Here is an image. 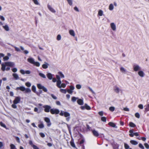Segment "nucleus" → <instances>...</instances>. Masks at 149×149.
Listing matches in <instances>:
<instances>
[{"mask_svg": "<svg viewBox=\"0 0 149 149\" xmlns=\"http://www.w3.org/2000/svg\"><path fill=\"white\" fill-rule=\"evenodd\" d=\"M15 65L13 62H5L4 63H3L1 64V70L4 71L5 70L8 71L10 69V68L8 67L6 68V66L13 67Z\"/></svg>", "mask_w": 149, "mask_h": 149, "instance_id": "1", "label": "nucleus"}, {"mask_svg": "<svg viewBox=\"0 0 149 149\" xmlns=\"http://www.w3.org/2000/svg\"><path fill=\"white\" fill-rule=\"evenodd\" d=\"M16 90H20L22 91H25V92L26 93H30L31 91L30 89L28 88H25L24 86H20V87H17L16 88Z\"/></svg>", "mask_w": 149, "mask_h": 149, "instance_id": "2", "label": "nucleus"}, {"mask_svg": "<svg viewBox=\"0 0 149 149\" xmlns=\"http://www.w3.org/2000/svg\"><path fill=\"white\" fill-rule=\"evenodd\" d=\"M50 112L52 114H57L59 113L60 111L58 109H50Z\"/></svg>", "mask_w": 149, "mask_h": 149, "instance_id": "3", "label": "nucleus"}, {"mask_svg": "<svg viewBox=\"0 0 149 149\" xmlns=\"http://www.w3.org/2000/svg\"><path fill=\"white\" fill-rule=\"evenodd\" d=\"M43 107L44 108L45 111L46 112H49L51 108V107L48 105H44Z\"/></svg>", "mask_w": 149, "mask_h": 149, "instance_id": "4", "label": "nucleus"}, {"mask_svg": "<svg viewBox=\"0 0 149 149\" xmlns=\"http://www.w3.org/2000/svg\"><path fill=\"white\" fill-rule=\"evenodd\" d=\"M20 100V98L19 97H16L13 101L14 104H17L19 103Z\"/></svg>", "mask_w": 149, "mask_h": 149, "instance_id": "5", "label": "nucleus"}, {"mask_svg": "<svg viewBox=\"0 0 149 149\" xmlns=\"http://www.w3.org/2000/svg\"><path fill=\"white\" fill-rule=\"evenodd\" d=\"M47 6L49 10L52 12L53 13H55L56 12V11L50 5L48 4Z\"/></svg>", "mask_w": 149, "mask_h": 149, "instance_id": "6", "label": "nucleus"}, {"mask_svg": "<svg viewBox=\"0 0 149 149\" xmlns=\"http://www.w3.org/2000/svg\"><path fill=\"white\" fill-rule=\"evenodd\" d=\"M141 69V67L138 65H134L133 66V69L134 71H139Z\"/></svg>", "mask_w": 149, "mask_h": 149, "instance_id": "7", "label": "nucleus"}, {"mask_svg": "<svg viewBox=\"0 0 149 149\" xmlns=\"http://www.w3.org/2000/svg\"><path fill=\"white\" fill-rule=\"evenodd\" d=\"M110 26L111 29L113 31H115L116 29V24L114 23H111L110 24Z\"/></svg>", "mask_w": 149, "mask_h": 149, "instance_id": "8", "label": "nucleus"}, {"mask_svg": "<svg viewBox=\"0 0 149 149\" xmlns=\"http://www.w3.org/2000/svg\"><path fill=\"white\" fill-rule=\"evenodd\" d=\"M45 120L47 123V126H49L51 125V123L49 118L47 117L45 118Z\"/></svg>", "mask_w": 149, "mask_h": 149, "instance_id": "9", "label": "nucleus"}, {"mask_svg": "<svg viewBox=\"0 0 149 149\" xmlns=\"http://www.w3.org/2000/svg\"><path fill=\"white\" fill-rule=\"evenodd\" d=\"M113 90L116 93L118 94L119 93L120 91V89L119 88L116 86H114Z\"/></svg>", "mask_w": 149, "mask_h": 149, "instance_id": "10", "label": "nucleus"}, {"mask_svg": "<svg viewBox=\"0 0 149 149\" xmlns=\"http://www.w3.org/2000/svg\"><path fill=\"white\" fill-rule=\"evenodd\" d=\"M2 27L6 31H8L9 30V27L8 25L7 24L3 25L2 26Z\"/></svg>", "mask_w": 149, "mask_h": 149, "instance_id": "11", "label": "nucleus"}, {"mask_svg": "<svg viewBox=\"0 0 149 149\" xmlns=\"http://www.w3.org/2000/svg\"><path fill=\"white\" fill-rule=\"evenodd\" d=\"M138 74L141 77H144L145 74L143 71L139 70L138 72Z\"/></svg>", "mask_w": 149, "mask_h": 149, "instance_id": "12", "label": "nucleus"}, {"mask_svg": "<svg viewBox=\"0 0 149 149\" xmlns=\"http://www.w3.org/2000/svg\"><path fill=\"white\" fill-rule=\"evenodd\" d=\"M49 65V64L46 62L44 63V64H43L42 65V68L45 69L47 68H48V66Z\"/></svg>", "mask_w": 149, "mask_h": 149, "instance_id": "13", "label": "nucleus"}, {"mask_svg": "<svg viewBox=\"0 0 149 149\" xmlns=\"http://www.w3.org/2000/svg\"><path fill=\"white\" fill-rule=\"evenodd\" d=\"M92 131L93 132V135L95 136H99V134L97 131L95 130H92Z\"/></svg>", "mask_w": 149, "mask_h": 149, "instance_id": "14", "label": "nucleus"}, {"mask_svg": "<svg viewBox=\"0 0 149 149\" xmlns=\"http://www.w3.org/2000/svg\"><path fill=\"white\" fill-rule=\"evenodd\" d=\"M27 61L28 62H29L30 63L32 64H33V63L35 61L34 59L32 58H28Z\"/></svg>", "mask_w": 149, "mask_h": 149, "instance_id": "15", "label": "nucleus"}, {"mask_svg": "<svg viewBox=\"0 0 149 149\" xmlns=\"http://www.w3.org/2000/svg\"><path fill=\"white\" fill-rule=\"evenodd\" d=\"M69 34L72 36L74 37L75 36L74 31L72 30H70L69 31Z\"/></svg>", "mask_w": 149, "mask_h": 149, "instance_id": "16", "label": "nucleus"}, {"mask_svg": "<svg viewBox=\"0 0 149 149\" xmlns=\"http://www.w3.org/2000/svg\"><path fill=\"white\" fill-rule=\"evenodd\" d=\"M77 102L80 105H82L83 104V101L82 100L79 99L77 101Z\"/></svg>", "mask_w": 149, "mask_h": 149, "instance_id": "17", "label": "nucleus"}, {"mask_svg": "<svg viewBox=\"0 0 149 149\" xmlns=\"http://www.w3.org/2000/svg\"><path fill=\"white\" fill-rule=\"evenodd\" d=\"M61 80H57L56 83L57 86L59 88H61Z\"/></svg>", "mask_w": 149, "mask_h": 149, "instance_id": "18", "label": "nucleus"}, {"mask_svg": "<svg viewBox=\"0 0 149 149\" xmlns=\"http://www.w3.org/2000/svg\"><path fill=\"white\" fill-rule=\"evenodd\" d=\"M47 76L48 78L49 79H52V75L50 73H48L47 74Z\"/></svg>", "mask_w": 149, "mask_h": 149, "instance_id": "19", "label": "nucleus"}, {"mask_svg": "<svg viewBox=\"0 0 149 149\" xmlns=\"http://www.w3.org/2000/svg\"><path fill=\"white\" fill-rule=\"evenodd\" d=\"M129 135L131 137H132L134 135L136 136H138L139 135V134L137 132H134L133 134H130Z\"/></svg>", "mask_w": 149, "mask_h": 149, "instance_id": "20", "label": "nucleus"}, {"mask_svg": "<svg viewBox=\"0 0 149 149\" xmlns=\"http://www.w3.org/2000/svg\"><path fill=\"white\" fill-rule=\"evenodd\" d=\"M130 143L132 144L133 145H136L138 143V142L137 141L133 140H131L130 141Z\"/></svg>", "mask_w": 149, "mask_h": 149, "instance_id": "21", "label": "nucleus"}, {"mask_svg": "<svg viewBox=\"0 0 149 149\" xmlns=\"http://www.w3.org/2000/svg\"><path fill=\"white\" fill-rule=\"evenodd\" d=\"M70 144L74 148H75V146L73 140L72 139L70 142Z\"/></svg>", "mask_w": 149, "mask_h": 149, "instance_id": "22", "label": "nucleus"}, {"mask_svg": "<svg viewBox=\"0 0 149 149\" xmlns=\"http://www.w3.org/2000/svg\"><path fill=\"white\" fill-rule=\"evenodd\" d=\"M64 116L65 117H67L70 116V114L67 112H64Z\"/></svg>", "mask_w": 149, "mask_h": 149, "instance_id": "23", "label": "nucleus"}, {"mask_svg": "<svg viewBox=\"0 0 149 149\" xmlns=\"http://www.w3.org/2000/svg\"><path fill=\"white\" fill-rule=\"evenodd\" d=\"M37 86L39 89H42L44 86L40 84H37Z\"/></svg>", "mask_w": 149, "mask_h": 149, "instance_id": "24", "label": "nucleus"}, {"mask_svg": "<svg viewBox=\"0 0 149 149\" xmlns=\"http://www.w3.org/2000/svg\"><path fill=\"white\" fill-rule=\"evenodd\" d=\"M13 75L15 79L17 80L19 79L18 76L17 74L13 73Z\"/></svg>", "mask_w": 149, "mask_h": 149, "instance_id": "25", "label": "nucleus"}, {"mask_svg": "<svg viewBox=\"0 0 149 149\" xmlns=\"http://www.w3.org/2000/svg\"><path fill=\"white\" fill-rule=\"evenodd\" d=\"M120 71L123 73H125L126 70L123 67H121L120 68Z\"/></svg>", "mask_w": 149, "mask_h": 149, "instance_id": "26", "label": "nucleus"}, {"mask_svg": "<svg viewBox=\"0 0 149 149\" xmlns=\"http://www.w3.org/2000/svg\"><path fill=\"white\" fill-rule=\"evenodd\" d=\"M103 11L102 10H100L98 11V15L100 16H102L103 15Z\"/></svg>", "mask_w": 149, "mask_h": 149, "instance_id": "27", "label": "nucleus"}, {"mask_svg": "<svg viewBox=\"0 0 149 149\" xmlns=\"http://www.w3.org/2000/svg\"><path fill=\"white\" fill-rule=\"evenodd\" d=\"M108 124L109 125L113 127H114L116 126L112 122L109 123Z\"/></svg>", "mask_w": 149, "mask_h": 149, "instance_id": "28", "label": "nucleus"}, {"mask_svg": "<svg viewBox=\"0 0 149 149\" xmlns=\"http://www.w3.org/2000/svg\"><path fill=\"white\" fill-rule=\"evenodd\" d=\"M129 125L130 127H134L136 126L132 122L130 123Z\"/></svg>", "mask_w": 149, "mask_h": 149, "instance_id": "29", "label": "nucleus"}, {"mask_svg": "<svg viewBox=\"0 0 149 149\" xmlns=\"http://www.w3.org/2000/svg\"><path fill=\"white\" fill-rule=\"evenodd\" d=\"M33 64L37 67H39L40 65V63L38 62L34 61Z\"/></svg>", "mask_w": 149, "mask_h": 149, "instance_id": "30", "label": "nucleus"}, {"mask_svg": "<svg viewBox=\"0 0 149 149\" xmlns=\"http://www.w3.org/2000/svg\"><path fill=\"white\" fill-rule=\"evenodd\" d=\"M109 9L110 10H112L113 9V6L112 4H110L109 7Z\"/></svg>", "mask_w": 149, "mask_h": 149, "instance_id": "31", "label": "nucleus"}, {"mask_svg": "<svg viewBox=\"0 0 149 149\" xmlns=\"http://www.w3.org/2000/svg\"><path fill=\"white\" fill-rule=\"evenodd\" d=\"M39 74L40 76H41V77H42L43 78H46V77L45 75L43 73H39Z\"/></svg>", "mask_w": 149, "mask_h": 149, "instance_id": "32", "label": "nucleus"}, {"mask_svg": "<svg viewBox=\"0 0 149 149\" xmlns=\"http://www.w3.org/2000/svg\"><path fill=\"white\" fill-rule=\"evenodd\" d=\"M85 108L87 110H90L91 109L90 107L88 105L86 104H85Z\"/></svg>", "mask_w": 149, "mask_h": 149, "instance_id": "33", "label": "nucleus"}, {"mask_svg": "<svg viewBox=\"0 0 149 149\" xmlns=\"http://www.w3.org/2000/svg\"><path fill=\"white\" fill-rule=\"evenodd\" d=\"M68 3L70 6H72V0H67Z\"/></svg>", "mask_w": 149, "mask_h": 149, "instance_id": "34", "label": "nucleus"}, {"mask_svg": "<svg viewBox=\"0 0 149 149\" xmlns=\"http://www.w3.org/2000/svg\"><path fill=\"white\" fill-rule=\"evenodd\" d=\"M32 90L34 93L36 92V87L34 86H33L32 87Z\"/></svg>", "mask_w": 149, "mask_h": 149, "instance_id": "35", "label": "nucleus"}, {"mask_svg": "<svg viewBox=\"0 0 149 149\" xmlns=\"http://www.w3.org/2000/svg\"><path fill=\"white\" fill-rule=\"evenodd\" d=\"M78 99V98L77 97H73L72 98V101L73 102H74L77 99Z\"/></svg>", "mask_w": 149, "mask_h": 149, "instance_id": "36", "label": "nucleus"}, {"mask_svg": "<svg viewBox=\"0 0 149 149\" xmlns=\"http://www.w3.org/2000/svg\"><path fill=\"white\" fill-rule=\"evenodd\" d=\"M124 147L125 149H128L130 148L129 145L126 143H124Z\"/></svg>", "mask_w": 149, "mask_h": 149, "instance_id": "37", "label": "nucleus"}, {"mask_svg": "<svg viewBox=\"0 0 149 149\" xmlns=\"http://www.w3.org/2000/svg\"><path fill=\"white\" fill-rule=\"evenodd\" d=\"M60 91L63 93H66V91L65 89H60Z\"/></svg>", "mask_w": 149, "mask_h": 149, "instance_id": "38", "label": "nucleus"}, {"mask_svg": "<svg viewBox=\"0 0 149 149\" xmlns=\"http://www.w3.org/2000/svg\"><path fill=\"white\" fill-rule=\"evenodd\" d=\"M109 110L111 111H113L115 110V108L113 107H109Z\"/></svg>", "mask_w": 149, "mask_h": 149, "instance_id": "39", "label": "nucleus"}, {"mask_svg": "<svg viewBox=\"0 0 149 149\" xmlns=\"http://www.w3.org/2000/svg\"><path fill=\"white\" fill-rule=\"evenodd\" d=\"M0 125L1 126L3 127L4 128H6V125L1 122H0Z\"/></svg>", "mask_w": 149, "mask_h": 149, "instance_id": "40", "label": "nucleus"}, {"mask_svg": "<svg viewBox=\"0 0 149 149\" xmlns=\"http://www.w3.org/2000/svg\"><path fill=\"white\" fill-rule=\"evenodd\" d=\"M26 85L28 87H30L31 86V84L29 82H27L25 83Z\"/></svg>", "mask_w": 149, "mask_h": 149, "instance_id": "41", "label": "nucleus"}, {"mask_svg": "<svg viewBox=\"0 0 149 149\" xmlns=\"http://www.w3.org/2000/svg\"><path fill=\"white\" fill-rule=\"evenodd\" d=\"M38 126L40 128H42L44 127V125L42 123L39 124L38 125Z\"/></svg>", "mask_w": 149, "mask_h": 149, "instance_id": "42", "label": "nucleus"}, {"mask_svg": "<svg viewBox=\"0 0 149 149\" xmlns=\"http://www.w3.org/2000/svg\"><path fill=\"white\" fill-rule=\"evenodd\" d=\"M145 110L146 111H149V104H148L145 108Z\"/></svg>", "mask_w": 149, "mask_h": 149, "instance_id": "43", "label": "nucleus"}, {"mask_svg": "<svg viewBox=\"0 0 149 149\" xmlns=\"http://www.w3.org/2000/svg\"><path fill=\"white\" fill-rule=\"evenodd\" d=\"M11 149H14L15 148V146L13 144H11L10 145Z\"/></svg>", "mask_w": 149, "mask_h": 149, "instance_id": "44", "label": "nucleus"}, {"mask_svg": "<svg viewBox=\"0 0 149 149\" xmlns=\"http://www.w3.org/2000/svg\"><path fill=\"white\" fill-rule=\"evenodd\" d=\"M135 116L136 117L138 118H140V115L139 113H136L135 114Z\"/></svg>", "mask_w": 149, "mask_h": 149, "instance_id": "45", "label": "nucleus"}, {"mask_svg": "<svg viewBox=\"0 0 149 149\" xmlns=\"http://www.w3.org/2000/svg\"><path fill=\"white\" fill-rule=\"evenodd\" d=\"M76 87L77 89H79L81 88V86L80 84H77L76 85Z\"/></svg>", "mask_w": 149, "mask_h": 149, "instance_id": "46", "label": "nucleus"}, {"mask_svg": "<svg viewBox=\"0 0 149 149\" xmlns=\"http://www.w3.org/2000/svg\"><path fill=\"white\" fill-rule=\"evenodd\" d=\"M139 147L142 149H144V148L143 145L141 143H139Z\"/></svg>", "mask_w": 149, "mask_h": 149, "instance_id": "47", "label": "nucleus"}, {"mask_svg": "<svg viewBox=\"0 0 149 149\" xmlns=\"http://www.w3.org/2000/svg\"><path fill=\"white\" fill-rule=\"evenodd\" d=\"M16 104H13L11 106L14 109H16L17 108V106L16 105Z\"/></svg>", "mask_w": 149, "mask_h": 149, "instance_id": "48", "label": "nucleus"}, {"mask_svg": "<svg viewBox=\"0 0 149 149\" xmlns=\"http://www.w3.org/2000/svg\"><path fill=\"white\" fill-rule=\"evenodd\" d=\"M101 120L103 122H106V118L104 117H102L101 118Z\"/></svg>", "mask_w": 149, "mask_h": 149, "instance_id": "49", "label": "nucleus"}, {"mask_svg": "<svg viewBox=\"0 0 149 149\" xmlns=\"http://www.w3.org/2000/svg\"><path fill=\"white\" fill-rule=\"evenodd\" d=\"M58 74L60 75L61 77L64 78V75L61 72H59L58 73Z\"/></svg>", "mask_w": 149, "mask_h": 149, "instance_id": "50", "label": "nucleus"}, {"mask_svg": "<svg viewBox=\"0 0 149 149\" xmlns=\"http://www.w3.org/2000/svg\"><path fill=\"white\" fill-rule=\"evenodd\" d=\"M144 145L145 147L147 149L149 148V145L147 143H145L144 144Z\"/></svg>", "mask_w": 149, "mask_h": 149, "instance_id": "51", "label": "nucleus"}, {"mask_svg": "<svg viewBox=\"0 0 149 149\" xmlns=\"http://www.w3.org/2000/svg\"><path fill=\"white\" fill-rule=\"evenodd\" d=\"M34 3L36 5H38L39 3L37 0H32Z\"/></svg>", "mask_w": 149, "mask_h": 149, "instance_id": "52", "label": "nucleus"}, {"mask_svg": "<svg viewBox=\"0 0 149 149\" xmlns=\"http://www.w3.org/2000/svg\"><path fill=\"white\" fill-rule=\"evenodd\" d=\"M61 36L60 35H58L57 37V39L58 40H59L61 39Z\"/></svg>", "mask_w": 149, "mask_h": 149, "instance_id": "53", "label": "nucleus"}, {"mask_svg": "<svg viewBox=\"0 0 149 149\" xmlns=\"http://www.w3.org/2000/svg\"><path fill=\"white\" fill-rule=\"evenodd\" d=\"M61 86V87L63 88H65L66 86V85L64 83H62L61 84V85H60Z\"/></svg>", "mask_w": 149, "mask_h": 149, "instance_id": "54", "label": "nucleus"}, {"mask_svg": "<svg viewBox=\"0 0 149 149\" xmlns=\"http://www.w3.org/2000/svg\"><path fill=\"white\" fill-rule=\"evenodd\" d=\"M0 19L3 21H4L5 20L4 17L1 15H0Z\"/></svg>", "mask_w": 149, "mask_h": 149, "instance_id": "55", "label": "nucleus"}, {"mask_svg": "<svg viewBox=\"0 0 149 149\" xmlns=\"http://www.w3.org/2000/svg\"><path fill=\"white\" fill-rule=\"evenodd\" d=\"M9 58L8 56H6L3 57V59L4 61H6L8 60Z\"/></svg>", "mask_w": 149, "mask_h": 149, "instance_id": "56", "label": "nucleus"}, {"mask_svg": "<svg viewBox=\"0 0 149 149\" xmlns=\"http://www.w3.org/2000/svg\"><path fill=\"white\" fill-rule=\"evenodd\" d=\"M40 135L41 136L42 138H43V137H45V134L42 133H40Z\"/></svg>", "mask_w": 149, "mask_h": 149, "instance_id": "57", "label": "nucleus"}, {"mask_svg": "<svg viewBox=\"0 0 149 149\" xmlns=\"http://www.w3.org/2000/svg\"><path fill=\"white\" fill-rule=\"evenodd\" d=\"M123 110L125 111H129L130 110L127 107L124 108H123Z\"/></svg>", "mask_w": 149, "mask_h": 149, "instance_id": "58", "label": "nucleus"}, {"mask_svg": "<svg viewBox=\"0 0 149 149\" xmlns=\"http://www.w3.org/2000/svg\"><path fill=\"white\" fill-rule=\"evenodd\" d=\"M12 71L13 72H15L17 71V69L16 68H14L12 69Z\"/></svg>", "mask_w": 149, "mask_h": 149, "instance_id": "59", "label": "nucleus"}, {"mask_svg": "<svg viewBox=\"0 0 149 149\" xmlns=\"http://www.w3.org/2000/svg\"><path fill=\"white\" fill-rule=\"evenodd\" d=\"M42 90L45 92H47V89L44 86L43 87V88H42Z\"/></svg>", "mask_w": 149, "mask_h": 149, "instance_id": "60", "label": "nucleus"}, {"mask_svg": "<svg viewBox=\"0 0 149 149\" xmlns=\"http://www.w3.org/2000/svg\"><path fill=\"white\" fill-rule=\"evenodd\" d=\"M29 143L31 145L32 147L33 146V145H34L33 144V142L31 140H30L29 141Z\"/></svg>", "mask_w": 149, "mask_h": 149, "instance_id": "61", "label": "nucleus"}, {"mask_svg": "<svg viewBox=\"0 0 149 149\" xmlns=\"http://www.w3.org/2000/svg\"><path fill=\"white\" fill-rule=\"evenodd\" d=\"M138 107L140 109H142L143 108V105L141 104H140L138 105Z\"/></svg>", "mask_w": 149, "mask_h": 149, "instance_id": "62", "label": "nucleus"}, {"mask_svg": "<svg viewBox=\"0 0 149 149\" xmlns=\"http://www.w3.org/2000/svg\"><path fill=\"white\" fill-rule=\"evenodd\" d=\"M20 72L22 74H24L25 73V71L23 70H20Z\"/></svg>", "mask_w": 149, "mask_h": 149, "instance_id": "63", "label": "nucleus"}, {"mask_svg": "<svg viewBox=\"0 0 149 149\" xmlns=\"http://www.w3.org/2000/svg\"><path fill=\"white\" fill-rule=\"evenodd\" d=\"M32 147H33V149H39V148L36 145H33Z\"/></svg>", "mask_w": 149, "mask_h": 149, "instance_id": "64", "label": "nucleus"}]
</instances>
